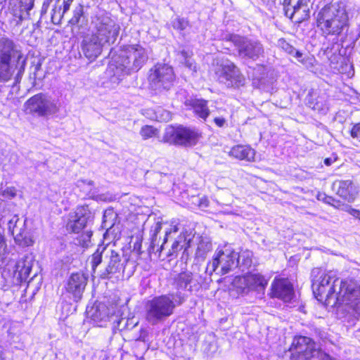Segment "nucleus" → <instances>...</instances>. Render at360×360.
Listing matches in <instances>:
<instances>
[{
	"mask_svg": "<svg viewBox=\"0 0 360 360\" xmlns=\"http://www.w3.org/2000/svg\"><path fill=\"white\" fill-rule=\"evenodd\" d=\"M14 72V69L10 62L0 61V83L8 82Z\"/></svg>",
	"mask_w": 360,
	"mask_h": 360,
	"instance_id": "31",
	"label": "nucleus"
},
{
	"mask_svg": "<svg viewBox=\"0 0 360 360\" xmlns=\"http://www.w3.org/2000/svg\"><path fill=\"white\" fill-rule=\"evenodd\" d=\"M105 45L92 34H87L82 40V50L86 58L90 60H94L101 55Z\"/></svg>",
	"mask_w": 360,
	"mask_h": 360,
	"instance_id": "20",
	"label": "nucleus"
},
{
	"mask_svg": "<svg viewBox=\"0 0 360 360\" xmlns=\"http://www.w3.org/2000/svg\"><path fill=\"white\" fill-rule=\"evenodd\" d=\"M64 13L62 11V5L55 6L52 8L51 21L55 25L60 24Z\"/></svg>",
	"mask_w": 360,
	"mask_h": 360,
	"instance_id": "36",
	"label": "nucleus"
},
{
	"mask_svg": "<svg viewBox=\"0 0 360 360\" xmlns=\"http://www.w3.org/2000/svg\"><path fill=\"white\" fill-rule=\"evenodd\" d=\"M82 184H86L88 186H92L94 184V182L93 181L91 180H80V181H78V186H81Z\"/></svg>",
	"mask_w": 360,
	"mask_h": 360,
	"instance_id": "51",
	"label": "nucleus"
},
{
	"mask_svg": "<svg viewBox=\"0 0 360 360\" xmlns=\"http://www.w3.org/2000/svg\"><path fill=\"white\" fill-rule=\"evenodd\" d=\"M174 283L176 289L190 292H197L201 288L199 276L190 271H184L179 274L175 278Z\"/></svg>",
	"mask_w": 360,
	"mask_h": 360,
	"instance_id": "21",
	"label": "nucleus"
},
{
	"mask_svg": "<svg viewBox=\"0 0 360 360\" xmlns=\"http://www.w3.org/2000/svg\"><path fill=\"white\" fill-rule=\"evenodd\" d=\"M101 309L103 311H105V306H100L98 309H96L95 312L92 314V316H94V319L103 320L105 317L106 314H101V313L100 312Z\"/></svg>",
	"mask_w": 360,
	"mask_h": 360,
	"instance_id": "46",
	"label": "nucleus"
},
{
	"mask_svg": "<svg viewBox=\"0 0 360 360\" xmlns=\"http://www.w3.org/2000/svg\"><path fill=\"white\" fill-rule=\"evenodd\" d=\"M162 229V224L160 222H158L155 224V229H154V233L152 237V244H154L155 243V237H156L157 234Z\"/></svg>",
	"mask_w": 360,
	"mask_h": 360,
	"instance_id": "50",
	"label": "nucleus"
},
{
	"mask_svg": "<svg viewBox=\"0 0 360 360\" xmlns=\"http://www.w3.org/2000/svg\"><path fill=\"white\" fill-rule=\"evenodd\" d=\"M316 27L322 36L339 37L349 28V15L343 3L328 4L315 17Z\"/></svg>",
	"mask_w": 360,
	"mask_h": 360,
	"instance_id": "2",
	"label": "nucleus"
},
{
	"mask_svg": "<svg viewBox=\"0 0 360 360\" xmlns=\"http://www.w3.org/2000/svg\"><path fill=\"white\" fill-rule=\"evenodd\" d=\"M271 296L282 300L285 302H290L294 296L292 283L286 278H276L271 283Z\"/></svg>",
	"mask_w": 360,
	"mask_h": 360,
	"instance_id": "19",
	"label": "nucleus"
},
{
	"mask_svg": "<svg viewBox=\"0 0 360 360\" xmlns=\"http://www.w3.org/2000/svg\"><path fill=\"white\" fill-rule=\"evenodd\" d=\"M180 55L184 60L182 63L184 64L185 67L188 70L191 74L193 75L195 72H196L197 66L193 59L191 58L190 53L185 50H182L180 52Z\"/></svg>",
	"mask_w": 360,
	"mask_h": 360,
	"instance_id": "33",
	"label": "nucleus"
},
{
	"mask_svg": "<svg viewBox=\"0 0 360 360\" xmlns=\"http://www.w3.org/2000/svg\"><path fill=\"white\" fill-rule=\"evenodd\" d=\"M337 160L338 156L336 155L333 154L330 157L324 159V164L326 166H330Z\"/></svg>",
	"mask_w": 360,
	"mask_h": 360,
	"instance_id": "49",
	"label": "nucleus"
},
{
	"mask_svg": "<svg viewBox=\"0 0 360 360\" xmlns=\"http://www.w3.org/2000/svg\"><path fill=\"white\" fill-rule=\"evenodd\" d=\"M351 136L360 141V123L354 124L351 131H350Z\"/></svg>",
	"mask_w": 360,
	"mask_h": 360,
	"instance_id": "43",
	"label": "nucleus"
},
{
	"mask_svg": "<svg viewBox=\"0 0 360 360\" xmlns=\"http://www.w3.org/2000/svg\"><path fill=\"white\" fill-rule=\"evenodd\" d=\"M347 211L354 218L359 219L360 221V211L359 210H356L352 208L351 207L347 206Z\"/></svg>",
	"mask_w": 360,
	"mask_h": 360,
	"instance_id": "47",
	"label": "nucleus"
},
{
	"mask_svg": "<svg viewBox=\"0 0 360 360\" xmlns=\"http://www.w3.org/2000/svg\"><path fill=\"white\" fill-rule=\"evenodd\" d=\"M60 1V0H57V1H58V3H59V1Z\"/></svg>",
	"mask_w": 360,
	"mask_h": 360,
	"instance_id": "63",
	"label": "nucleus"
},
{
	"mask_svg": "<svg viewBox=\"0 0 360 360\" xmlns=\"http://www.w3.org/2000/svg\"><path fill=\"white\" fill-rule=\"evenodd\" d=\"M292 56L295 57L298 62L301 63L307 68H310L314 65V58L307 54H304L300 51L295 49L294 56Z\"/></svg>",
	"mask_w": 360,
	"mask_h": 360,
	"instance_id": "34",
	"label": "nucleus"
},
{
	"mask_svg": "<svg viewBox=\"0 0 360 360\" xmlns=\"http://www.w3.org/2000/svg\"><path fill=\"white\" fill-rule=\"evenodd\" d=\"M237 252L230 245L217 249L212 261L207 265L206 273L212 275L214 272L224 275L236 267Z\"/></svg>",
	"mask_w": 360,
	"mask_h": 360,
	"instance_id": "7",
	"label": "nucleus"
},
{
	"mask_svg": "<svg viewBox=\"0 0 360 360\" xmlns=\"http://www.w3.org/2000/svg\"><path fill=\"white\" fill-rule=\"evenodd\" d=\"M318 199L323 200L326 204L335 206L334 202H336V200L331 196H328L324 193H320L318 195Z\"/></svg>",
	"mask_w": 360,
	"mask_h": 360,
	"instance_id": "45",
	"label": "nucleus"
},
{
	"mask_svg": "<svg viewBox=\"0 0 360 360\" xmlns=\"http://www.w3.org/2000/svg\"><path fill=\"white\" fill-rule=\"evenodd\" d=\"M332 306L342 307L360 319V287L352 281L341 280Z\"/></svg>",
	"mask_w": 360,
	"mask_h": 360,
	"instance_id": "4",
	"label": "nucleus"
},
{
	"mask_svg": "<svg viewBox=\"0 0 360 360\" xmlns=\"http://www.w3.org/2000/svg\"><path fill=\"white\" fill-rule=\"evenodd\" d=\"M157 129L152 126L146 125L140 131V134L143 139H147L155 135Z\"/></svg>",
	"mask_w": 360,
	"mask_h": 360,
	"instance_id": "42",
	"label": "nucleus"
},
{
	"mask_svg": "<svg viewBox=\"0 0 360 360\" xmlns=\"http://www.w3.org/2000/svg\"><path fill=\"white\" fill-rule=\"evenodd\" d=\"M166 114H167V117L166 119H169L170 116H169V113L168 112H166Z\"/></svg>",
	"mask_w": 360,
	"mask_h": 360,
	"instance_id": "60",
	"label": "nucleus"
},
{
	"mask_svg": "<svg viewBox=\"0 0 360 360\" xmlns=\"http://www.w3.org/2000/svg\"><path fill=\"white\" fill-rule=\"evenodd\" d=\"M200 134L195 129L185 127L183 126H169L165 129L163 139L170 144L184 146H192L195 145Z\"/></svg>",
	"mask_w": 360,
	"mask_h": 360,
	"instance_id": "8",
	"label": "nucleus"
},
{
	"mask_svg": "<svg viewBox=\"0 0 360 360\" xmlns=\"http://www.w3.org/2000/svg\"><path fill=\"white\" fill-rule=\"evenodd\" d=\"M103 253H105L103 262L105 266L101 271V278H110L124 271L127 260L123 257L122 255L108 247H103Z\"/></svg>",
	"mask_w": 360,
	"mask_h": 360,
	"instance_id": "14",
	"label": "nucleus"
},
{
	"mask_svg": "<svg viewBox=\"0 0 360 360\" xmlns=\"http://www.w3.org/2000/svg\"><path fill=\"white\" fill-rule=\"evenodd\" d=\"M88 278L83 273L72 274L65 285L69 298L74 302H79L83 295Z\"/></svg>",
	"mask_w": 360,
	"mask_h": 360,
	"instance_id": "18",
	"label": "nucleus"
},
{
	"mask_svg": "<svg viewBox=\"0 0 360 360\" xmlns=\"http://www.w3.org/2000/svg\"><path fill=\"white\" fill-rule=\"evenodd\" d=\"M91 236V233H90V232H87V233L85 234V236H86V238H90Z\"/></svg>",
	"mask_w": 360,
	"mask_h": 360,
	"instance_id": "59",
	"label": "nucleus"
},
{
	"mask_svg": "<svg viewBox=\"0 0 360 360\" xmlns=\"http://www.w3.org/2000/svg\"><path fill=\"white\" fill-rule=\"evenodd\" d=\"M1 355H2V352H1V350H0V360H1Z\"/></svg>",
	"mask_w": 360,
	"mask_h": 360,
	"instance_id": "61",
	"label": "nucleus"
},
{
	"mask_svg": "<svg viewBox=\"0 0 360 360\" xmlns=\"http://www.w3.org/2000/svg\"><path fill=\"white\" fill-rule=\"evenodd\" d=\"M311 276V288L315 297L319 302L332 306L341 279L332 273H325L318 269H313Z\"/></svg>",
	"mask_w": 360,
	"mask_h": 360,
	"instance_id": "3",
	"label": "nucleus"
},
{
	"mask_svg": "<svg viewBox=\"0 0 360 360\" xmlns=\"http://www.w3.org/2000/svg\"><path fill=\"white\" fill-rule=\"evenodd\" d=\"M103 258L105 259V253H103V247L98 248L91 256V263L94 273L96 272V269L100 264H101Z\"/></svg>",
	"mask_w": 360,
	"mask_h": 360,
	"instance_id": "35",
	"label": "nucleus"
},
{
	"mask_svg": "<svg viewBox=\"0 0 360 360\" xmlns=\"http://www.w3.org/2000/svg\"><path fill=\"white\" fill-rule=\"evenodd\" d=\"M94 213L88 205L78 206L75 211L69 214L67 229L73 233H79L94 219Z\"/></svg>",
	"mask_w": 360,
	"mask_h": 360,
	"instance_id": "15",
	"label": "nucleus"
},
{
	"mask_svg": "<svg viewBox=\"0 0 360 360\" xmlns=\"http://www.w3.org/2000/svg\"><path fill=\"white\" fill-rule=\"evenodd\" d=\"M185 105L193 110L194 114L199 118L205 121L210 115V111L207 106V101L202 98H191L185 101Z\"/></svg>",
	"mask_w": 360,
	"mask_h": 360,
	"instance_id": "25",
	"label": "nucleus"
},
{
	"mask_svg": "<svg viewBox=\"0 0 360 360\" xmlns=\"http://www.w3.org/2000/svg\"><path fill=\"white\" fill-rule=\"evenodd\" d=\"M172 25L174 29L183 31L189 26V22L186 18H176L172 21Z\"/></svg>",
	"mask_w": 360,
	"mask_h": 360,
	"instance_id": "40",
	"label": "nucleus"
},
{
	"mask_svg": "<svg viewBox=\"0 0 360 360\" xmlns=\"http://www.w3.org/2000/svg\"><path fill=\"white\" fill-rule=\"evenodd\" d=\"M84 13V7L82 5L79 4L77 7H75L74 11H73V16L70 20V23L72 25H76L77 24L81 17L83 15Z\"/></svg>",
	"mask_w": 360,
	"mask_h": 360,
	"instance_id": "41",
	"label": "nucleus"
},
{
	"mask_svg": "<svg viewBox=\"0 0 360 360\" xmlns=\"http://www.w3.org/2000/svg\"><path fill=\"white\" fill-rule=\"evenodd\" d=\"M34 258L31 255L25 256L19 260L15 266L16 271L21 281H25L29 277L34 264Z\"/></svg>",
	"mask_w": 360,
	"mask_h": 360,
	"instance_id": "27",
	"label": "nucleus"
},
{
	"mask_svg": "<svg viewBox=\"0 0 360 360\" xmlns=\"http://www.w3.org/2000/svg\"><path fill=\"white\" fill-rule=\"evenodd\" d=\"M148 58V52L141 44L126 46L112 55L106 74L112 83L118 84L124 76L139 70Z\"/></svg>",
	"mask_w": 360,
	"mask_h": 360,
	"instance_id": "1",
	"label": "nucleus"
},
{
	"mask_svg": "<svg viewBox=\"0 0 360 360\" xmlns=\"http://www.w3.org/2000/svg\"><path fill=\"white\" fill-rule=\"evenodd\" d=\"M233 284L242 293H248L250 290L260 292L264 290L267 280L260 274H248L243 277H236Z\"/></svg>",
	"mask_w": 360,
	"mask_h": 360,
	"instance_id": "16",
	"label": "nucleus"
},
{
	"mask_svg": "<svg viewBox=\"0 0 360 360\" xmlns=\"http://www.w3.org/2000/svg\"><path fill=\"white\" fill-rule=\"evenodd\" d=\"M291 1H292V0H284V1H283V6H292V5H291Z\"/></svg>",
	"mask_w": 360,
	"mask_h": 360,
	"instance_id": "55",
	"label": "nucleus"
},
{
	"mask_svg": "<svg viewBox=\"0 0 360 360\" xmlns=\"http://www.w3.org/2000/svg\"><path fill=\"white\" fill-rule=\"evenodd\" d=\"M1 102L4 104V101L1 98Z\"/></svg>",
	"mask_w": 360,
	"mask_h": 360,
	"instance_id": "62",
	"label": "nucleus"
},
{
	"mask_svg": "<svg viewBox=\"0 0 360 360\" xmlns=\"http://www.w3.org/2000/svg\"><path fill=\"white\" fill-rule=\"evenodd\" d=\"M14 240L16 244L21 247H28L34 244V240L32 236L25 231L24 228H20L19 232L16 233L14 236Z\"/></svg>",
	"mask_w": 360,
	"mask_h": 360,
	"instance_id": "30",
	"label": "nucleus"
},
{
	"mask_svg": "<svg viewBox=\"0 0 360 360\" xmlns=\"http://www.w3.org/2000/svg\"><path fill=\"white\" fill-rule=\"evenodd\" d=\"M276 46L286 53L290 56H294L295 49L283 38H281L278 40Z\"/></svg>",
	"mask_w": 360,
	"mask_h": 360,
	"instance_id": "39",
	"label": "nucleus"
},
{
	"mask_svg": "<svg viewBox=\"0 0 360 360\" xmlns=\"http://www.w3.org/2000/svg\"><path fill=\"white\" fill-rule=\"evenodd\" d=\"M214 124L219 127H223L226 125V120L222 117H216L214 118Z\"/></svg>",
	"mask_w": 360,
	"mask_h": 360,
	"instance_id": "48",
	"label": "nucleus"
},
{
	"mask_svg": "<svg viewBox=\"0 0 360 360\" xmlns=\"http://www.w3.org/2000/svg\"><path fill=\"white\" fill-rule=\"evenodd\" d=\"M229 155L238 160L251 162L255 159V150L250 146L236 145L231 148Z\"/></svg>",
	"mask_w": 360,
	"mask_h": 360,
	"instance_id": "26",
	"label": "nucleus"
},
{
	"mask_svg": "<svg viewBox=\"0 0 360 360\" xmlns=\"http://www.w3.org/2000/svg\"><path fill=\"white\" fill-rule=\"evenodd\" d=\"M309 0H298L293 6H284L285 15L297 22L304 21L309 18Z\"/></svg>",
	"mask_w": 360,
	"mask_h": 360,
	"instance_id": "22",
	"label": "nucleus"
},
{
	"mask_svg": "<svg viewBox=\"0 0 360 360\" xmlns=\"http://www.w3.org/2000/svg\"><path fill=\"white\" fill-rule=\"evenodd\" d=\"M219 70V80L228 86H239L244 84L245 78L234 63L229 60H224Z\"/></svg>",
	"mask_w": 360,
	"mask_h": 360,
	"instance_id": "17",
	"label": "nucleus"
},
{
	"mask_svg": "<svg viewBox=\"0 0 360 360\" xmlns=\"http://www.w3.org/2000/svg\"><path fill=\"white\" fill-rule=\"evenodd\" d=\"M175 307L174 295L155 297L146 304V320L152 326L157 325L173 314Z\"/></svg>",
	"mask_w": 360,
	"mask_h": 360,
	"instance_id": "5",
	"label": "nucleus"
},
{
	"mask_svg": "<svg viewBox=\"0 0 360 360\" xmlns=\"http://www.w3.org/2000/svg\"><path fill=\"white\" fill-rule=\"evenodd\" d=\"M176 297H177L179 298L178 304H181L185 300L184 297L181 296V293L177 292L176 294Z\"/></svg>",
	"mask_w": 360,
	"mask_h": 360,
	"instance_id": "54",
	"label": "nucleus"
},
{
	"mask_svg": "<svg viewBox=\"0 0 360 360\" xmlns=\"http://www.w3.org/2000/svg\"><path fill=\"white\" fill-rule=\"evenodd\" d=\"M231 40L237 47L238 56L242 58L257 60L264 56V46L257 39L233 35Z\"/></svg>",
	"mask_w": 360,
	"mask_h": 360,
	"instance_id": "11",
	"label": "nucleus"
},
{
	"mask_svg": "<svg viewBox=\"0 0 360 360\" xmlns=\"http://www.w3.org/2000/svg\"><path fill=\"white\" fill-rule=\"evenodd\" d=\"M252 252L250 250H244L240 253L237 252L236 267L238 266L242 271L248 269L252 265Z\"/></svg>",
	"mask_w": 360,
	"mask_h": 360,
	"instance_id": "29",
	"label": "nucleus"
},
{
	"mask_svg": "<svg viewBox=\"0 0 360 360\" xmlns=\"http://www.w3.org/2000/svg\"><path fill=\"white\" fill-rule=\"evenodd\" d=\"M112 211L111 210H106L105 212H104V214H103V219L104 221H106V217H107V215L109 214V213H111Z\"/></svg>",
	"mask_w": 360,
	"mask_h": 360,
	"instance_id": "56",
	"label": "nucleus"
},
{
	"mask_svg": "<svg viewBox=\"0 0 360 360\" xmlns=\"http://www.w3.org/2000/svg\"><path fill=\"white\" fill-rule=\"evenodd\" d=\"M25 221L20 219L18 215H13L8 222V231L13 236L19 232L20 228L22 229L25 226Z\"/></svg>",
	"mask_w": 360,
	"mask_h": 360,
	"instance_id": "32",
	"label": "nucleus"
},
{
	"mask_svg": "<svg viewBox=\"0 0 360 360\" xmlns=\"http://www.w3.org/2000/svg\"><path fill=\"white\" fill-rule=\"evenodd\" d=\"M91 34L106 45L115 42L120 26L108 14L96 15L91 22Z\"/></svg>",
	"mask_w": 360,
	"mask_h": 360,
	"instance_id": "6",
	"label": "nucleus"
},
{
	"mask_svg": "<svg viewBox=\"0 0 360 360\" xmlns=\"http://www.w3.org/2000/svg\"><path fill=\"white\" fill-rule=\"evenodd\" d=\"M12 60L16 61L18 73L15 81L18 82L25 71V59L12 39L6 36L0 37V61L11 63Z\"/></svg>",
	"mask_w": 360,
	"mask_h": 360,
	"instance_id": "10",
	"label": "nucleus"
},
{
	"mask_svg": "<svg viewBox=\"0 0 360 360\" xmlns=\"http://www.w3.org/2000/svg\"><path fill=\"white\" fill-rule=\"evenodd\" d=\"M179 231V228H178V226L176 224H174V225H171V227L169 228V229L165 231V238H164V243H165L166 241L167 240V238H168V236L172 233H176L177 231ZM164 248V244H162L160 247V251H162Z\"/></svg>",
	"mask_w": 360,
	"mask_h": 360,
	"instance_id": "44",
	"label": "nucleus"
},
{
	"mask_svg": "<svg viewBox=\"0 0 360 360\" xmlns=\"http://www.w3.org/2000/svg\"><path fill=\"white\" fill-rule=\"evenodd\" d=\"M60 5H62V11H63V13H65L70 9V4H67L64 1H63Z\"/></svg>",
	"mask_w": 360,
	"mask_h": 360,
	"instance_id": "52",
	"label": "nucleus"
},
{
	"mask_svg": "<svg viewBox=\"0 0 360 360\" xmlns=\"http://www.w3.org/2000/svg\"><path fill=\"white\" fill-rule=\"evenodd\" d=\"M6 89L5 86H0V93L3 92Z\"/></svg>",
	"mask_w": 360,
	"mask_h": 360,
	"instance_id": "57",
	"label": "nucleus"
},
{
	"mask_svg": "<svg viewBox=\"0 0 360 360\" xmlns=\"http://www.w3.org/2000/svg\"><path fill=\"white\" fill-rule=\"evenodd\" d=\"M24 108L26 113L40 117L56 114L60 109L57 102L41 93L29 98L25 102Z\"/></svg>",
	"mask_w": 360,
	"mask_h": 360,
	"instance_id": "9",
	"label": "nucleus"
},
{
	"mask_svg": "<svg viewBox=\"0 0 360 360\" xmlns=\"http://www.w3.org/2000/svg\"><path fill=\"white\" fill-rule=\"evenodd\" d=\"M212 250V243L208 240L202 239L197 248V255L203 256Z\"/></svg>",
	"mask_w": 360,
	"mask_h": 360,
	"instance_id": "37",
	"label": "nucleus"
},
{
	"mask_svg": "<svg viewBox=\"0 0 360 360\" xmlns=\"http://www.w3.org/2000/svg\"><path fill=\"white\" fill-rule=\"evenodd\" d=\"M148 79L155 89H169L174 84L175 75L172 66L158 63L150 69Z\"/></svg>",
	"mask_w": 360,
	"mask_h": 360,
	"instance_id": "13",
	"label": "nucleus"
},
{
	"mask_svg": "<svg viewBox=\"0 0 360 360\" xmlns=\"http://www.w3.org/2000/svg\"><path fill=\"white\" fill-rule=\"evenodd\" d=\"M73 1L74 0H63V1L71 5V4L72 3Z\"/></svg>",
	"mask_w": 360,
	"mask_h": 360,
	"instance_id": "58",
	"label": "nucleus"
},
{
	"mask_svg": "<svg viewBox=\"0 0 360 360\" xmlns=\"http://www.w3.org/2000/svg\"><path fill=\"white\" fill-rule=\"evenodd\" d=\"M34 0H25L21 2L20 11H15L14 17L18 18L16 24H20L22 21L30 18V11L33 8Z\"/></svg>",
	"mask_w": 360,
	"mask_h": 360,
	"instance_id": "28",
	"label": "nucleus"
},
{
	"mask_svg": "<svg viewBox=\"0 0 360 360\" xmlns=\"http://www.w3.org/2000/svg\"><path fill=\"white\" fill-rule=\"evenodd\" d=\"M6 192L12 198L15 197L16 195L15 189L14 188H8Z\"/></svg>",
	"mask_w": 360,
	"mask_h": 360,
	"instance_id": "53",
	"label": "nucleus"
},
{
	"mask_svg": "<svg viewBox=\"0 0 360 360\" xmlns=\"http://www.w3.org/2000/svg\"><path fill=\"white\" fill-rule=\"evenodd\" d=\"M292 359L294 360H311L314 357L319 359L322 350L316 348L314 342L305 336L295 337L290 348Z\"/></svg>",
	"mask_w": 360,
	"mask_h": 360,
	"instance_id": "12",
	"label": "nucleus"
},
{
	"mask_svg": "<svg viewBox=\"0 0 360 360\" xmlns=\"http://www.w3.org/2000/svg\"><path fill=\"white\" fill-rule=\"evenodd\" d=\"M185 245V239L184 236H179L177 240H175L172 248L169 250L167 256L171 257L174 255L179 250H181Z\"/></svg>",
	"mask_w": 360,
	"mask_h": 360,
	"instance_id": "38",
	"label": "nucleus"
},
{
	"mask_svg": "<svg viewBox=\"0 0 360 360\" xmlns=\"http://www.w3.org/2000/svg\"><path fill=\"white\" fill-rule=\"evenodd\" d=\"M333 188L336 189L337 194L347 200L352 202L357 194L356 188L350 180H338L333 183Z\"/></svg>",
	"mask_w": 360,
	"mask_h": 360,
	"instance_id": "23",
	"label": "nucleus"
},
{
	"mask_svg": "<svg viewBox=\"0 0 360 360\" xmlns=\"http://www.w3.org/2000/svg\"><path fill=\"white\" fill-rule=\"evenodd\" d=\"M306 101L307 105L312 110L322 114H326L328 112L327 96L325 94H318L316 92L310 91Z\"/></svg>",
	"mask_w": 360,
	"mask_h": 360,
	"instance_id": "24",
	"label": "nucleus"
}]
</instances>
